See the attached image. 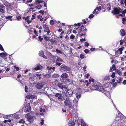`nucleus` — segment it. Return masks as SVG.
Listing matches in <instances>:
<instances>
[{
    "instance_id": "nucleus-1",
    "label": "nucleus",
    "mask_w": 126,
    "mask_h": 126,
    "mask_svg": "<svg viewBox=\"0 0 126 126\" xmlns=\"http://www.w3.org/2000/svg\"><path fill=\"white\" fill-rule=\"evenodd\" d=\"M90 88L94 90H97L103 93L107 97H110V95L109 92L106 90L103 86L98 85H94L91 86Z\"/></svg>"
},
{
    "instance_id": "nucleus-2",
    "label": "nucleus",
    "mask_w": 126,
    "mask_h": 126,
    "mask_svg": "<svg viewBox=\"0 0 126 126\" xmlns=\"http://www.w3.org/2000/svg\"><path fill=\"white\" fill-rule=\"evenodd\" d=\"M63 99L64 100V103L66 106L67 107L69 110L72 109L73 106L72 104V102L70 99L69 97H63Z\"/></svg>"
},
{
    "instance_id": "nucleus-3",
    "label": "nucleus",
    "mask_w": 126,
    "mask_h": 126,
    "mask_svg": "<svg viewBox=\"0 0 126 126\" xmlns=\"http://www.w3.org/2000/svg\"><path fill=\"white\" fill-rule=\"evenodd\" d=\"M122 10L121 9L119 8H115L114 9L112 12V13L113 15H115L119 14L120 13H122V14L125 16V14L126 13V10L125 9L124 11H122Z\"/></svg>"
},
{
    "instance_id": "nucleus-4",
    "label": "nucleus",
    "mask_w": 126,
    "mask_h": 126,
    "mask_svg": "<svg viewBox=\"0 0 126 126\" xmlns=\"http://www.w3.org/2000/svg\"><path fill=\"white\" fill-rule=\"evenodd\" d=\"M66 91V94L65 93L64 94V96L65 97H69L72 96L73 94V92L71 90L69 89H67Z\"/></svg>"
},
{
    "instance_id": "nucleus-5",
    "label": "nucleus",
    "mask_w": 126,
    "mask_h": 126,
    "mask_svg": "<svg viewBox=\"0 0 126 126\" xmlns=\"http://www.w3.org/2000/svg\"><path fill=\"white\" fill-rule=\"evenodd\" d=\"M55 96L57 100H59L60 101H63V97H65L64 95L63 96L61 94L58 93L55 94Z\"/></svg>"
},
{
    "instance_id": "nucleus-6",
    "label": "nucleus",
    "mask_w": 126,
    "mask_h": 126,
    "mask_svg": "<svg viewBox=\"0 0 126 126\" xmlns=\"http://www.w3.org/2000/svg\"><path fill=\"white\" fill-rule=\"evenodd\" d=\"M61 70L66 72L69 71L71 70V68L63 64L60 67Z\"/></svg>"
},
{
    "instance_id": "nucleus-7",
    "label": "nucleus",
    "mask_w": 126,
    "mask_h": 126,
    "mask_svg": "<svg viewBox=\"0 0 126 126\" xmlns=\"http://www.w3.org/2000/svg\"><path fill=\"white\" fill-rule=\"evenodd\" d=\"M35 118V117L32 116L31 115L29 116H28L27 118L28 121L30 123L32 122Z\"/></svg>"
},
{
    "instance_id": "nucleus-8",
    "label": "nucleus",
    "mask_w": 126,
    "mask_h": 126,
    "mask_svg": "<svg viewBox=\"0 0 126 126\" xmlns=\"http://www.w3.org/2000/svg\"><path fill=\"white\" fill-rule=\"evenodd\" d=\"M68 75L66 73H64L61 76V77L63 80L65 79L68 78Z\"/></svg>"
},
{
    "instance_id": "nucleus-9",
    "label": "nucleus",
    "mask_w": 126,
    "mask_h": 126,
    "mask_svg": "<svg viewBox=\"0 0 126 126\" xmlns=\"http://www.w3.org/2000/svg\"><path fill=\"white\" fill-rule=\"evenodd\" d=\"M25 108V111L27 112H29L31 110V108L30 105V103L28 104L26 106Z\"/></svg>"
},
{
    "instance_id": "nucleus-10",
    "label": "nucleus",
    "mask_w": 126,
    "mask_h": 126,
    "mask_svg": "<svg viewBox=\"0 0 126 126\" xmlns=\"http://www.w3.org/2000/svg\"><path fill=\"white\" fill-rule=\"evenodd\" d=\"M42 66L39 64H38L36 65V67L34 68L35 71L38 70H39L42 69Z\"/></svg>"
},
{
    "instance_id": "nucleus-11",
    "label": "nucleus",
    "mask_w": 126,
    "mask_h": 126,
    "mask_svg": "<svg viewBox=\"0 0 126 126\" xmlns=\"http://www.w3.org/2000/svg\"><path fill=\"white\" fill-rule=\"evenodd\" d=\"M7 54L6 53H0V56L2 58H4L5 57Z\"/></svg>"
},
{
    "instance_id": "nucleus-12",
    "label": "nucleus",
    "mask_w": 126,
    "mask_h": 126,
    "mask_svg": "<svg viewBox=\"0 0 126 126\" xmlns=\"http://www.w3.org/2000/svg\"><path fill=\"white\" fill-rule=\"evenodd\" d=\"M125 32L124 30L122 29L120 30V34L122 36H124L125 35Z\"/></svg>"
},
{
    "instance_id": "nucleus-13",
    "label": "nucleus",
    "mask_w": 126,
    "mask_h": 126,
    "mask_svg": "<svg viewBox=\"0 0 126 126\" xmlns=\"http://www.w3.org/2000/svg\"><path fill=\"white\" fill-rule=\"evenodd\" d=\"M68 125L69 126H74L75 123L72 121H70L68 122Z\"/></svg>"
},
{
    "instance_id": "nucleus-14",
    "label": "nucleus",
    "mask_w": 126,
    "mask_h": 126,
    "mask_svg": "<svg viewBox=\"0 0 126 126\" xmlns=\"http://www.w3.org/2000/svg\"><path fill=\"white\" fill-rule=\"evenodd\" d=\"M43 86V85L41 83H38L37 85V88L39 89L42 88Z\"/></svg>"
},
{
    "instance_id": "nucleus-15",
    "label": "nucleus",
    "mask_w": 126,
    "mask_h": 126,
    "mask_svg": "<svg viewBox=\"0 0 126 126\" xmlns=\"http://www.w3.org/2000/svg\"><path fill=\"white\" fill-rule=\"evenodd\" d=\"M81 126H86L87 125L86 123L84 122V120L82 119H81Z\"/></svg>"
},
{
    "instance_id": "nucleus-16",
    "label": "nucleus",
    "mask_w": 126,
    "mask_h": 126,
    "mask_svg": "<svg viewBox=\"0 0 126 126\" xmlns=\"http://www.w3.org/2000/svg\"><path fill=\"white\" fill-rule=\"evenodd\" d=\"M115 72L117 73L120 76H121L122 74L121 71L118 69H116L115 71Z\"/></svg>"
},
{
    "instance_id": "nucleus-17",
    "label": "nucleus",
    "mask_w": 126,
    "mask_h": 126,
    "mask_svg": "<svg viewBox=\"0 0 126 126\" xmlns=\"http://www.w3.org/2000/svg\"><path fill=\"white\" fill-rule=\"evenodd\" d=\"M50 75L49 74H46L45 75L43 76V77L44 78H48L50 77Z\"/></svg>"
},
{
    "instance_id": "nucleus-18",
    "label": "nucleus",
    "mask_w": 126,
    "mask_h": 126,
    "mask_svg": "<svg viewBox=\"0 0 126 126\" xmlns=\"http://www.w3.org/2000/svg\"><path fill=\"white\" fill-rule=\"evenodd\" d=\"M58 86L61 89H63V86L62 83H58Z\"/></svg>"
},
{
    "instance_id": "nucleus-19",
    "label": "nucleus",
    "mask_w": 126,
    "mask_h": 126,
    "mask_svg": "<svg viewBox=\"0 0 126 126\" xmlns=\"http://www.w3.org/2000/svg\"><path fill=\"white\" fill-rule=\"evenodd\" d=\"M24 2L26 3H28L31 2L32 0H23Z\"/></svg>"
},
{
    "instance_id": "nucleus-20",
    "label": "nucleus",
    "mask_w": 126,
    "mask_h": 126,
    "mask_svg": "<svg viewBox=\"0 0 126 126\" xmlns=\"http://www.w3.org/2000/svg\"><path fill=\"white\" fill-rule=\"evenodd\" d=\"M39 54L40 56L42 57L44 54V51L42 50L40 51L39 53Z\"/></svg>"
},
{
    "instance_id": "nucleus-21",
    "label": "nucleus",
    "mask_w": 126,
    "mask_h": 126,
    "mask_svg": "<svg viewBox=\"0 0 126 126\" xmlns=\"http://www.w3.org/2000/svg\"><path fill=\"white\" fill-rule=\"evenodd\" d=\"M81 96V94L79 93H77L76 94V97L78 99Z\"/></svg>"
},
{
    "instance_id": "nucleus-22",
    "label": "nucleus",
    "mask_w": 126,
    "mask_h": 126,
    "mask_svg": "<svg viewBox=\"0 0 126 126\" xmlns=\"http://www.w3.org/2000/svg\"><path fill=\"white\" fill-rule=\"evenodd\" d=\"M47 68L48 70H54L55 69V67H51L47 66Z\"/></svg>"
},
{
    "instance_id": "nucleus-23",
    "label": "nucleus",
    "mask_w": 126,
    "mask_h": 126,
    "mask_svg": "<svg viewBox=\"0 0 126 126\" xmlns=\"http://www.w3.org/2000/svg\"><path fill=\"white\" fill-rule=\"evenodd\" d=\"M66 80H67V81H68V82H69V83L70 84H72L73 83V81L72 80H71L70 79H66Z\"/></svg>"
},
{
    "instance_id": "nucleus-24",
    "label": "nucleus",
    "mask_w": 126,
    "mask_h": 126,
    "mask_svg": "<svg viewBox=\"0 0 126 126\" xmlns=\"http://www.w3.org/2000/svg\"><path fill=\"white\" fill-rule=\"evenodd\" d=\"M43 37L45 41H47L48 40L49 38L47 36L45 35H44Z\"/></svg>"
},
{
    "instance_id": "nucleus-25",
    "label": "nucleus",
    "mask_w": 126,
    "mask_h": 126,
    "mask_svg": "<svg viewBox=\"0 0 126 126\" xmlns=\"http://www.w3.org/2000/svg\"><path fill=\"white\" fill-rule=\"evenodd\" d=\"M56 61L57 62L59 61V62H63V60L60 57H57L56 59Z\"/></svg>"
},
{
    "instance_id": "nucleus-26",
    "label": "nucleus",
    "mask_w": 126,
    "mask_h": 126,
    "mask_svg": "<svg viewBox=\"0 0 126 126\" xmlns=\"http://www.w3.org/2000/svg\"><path fill=\"white\" fill-rule=\"evenodd\" d=\"M38 18L40 19V21H42L43 19V18H42V16L39 15L37 17Z\"/></svg>"
},
{
    "instance_id": "nucleus-27",
    "label": "nucleus",
    "mask_w": 126,
    "mask_h": 126,
    "mask_svg": "<svg viewBox=\"0 0 126 126\" xmlns=\"http://www.w3.org/2000/svg\"><path fill=\"white\" fill-rule=\"evenodd\" d=\"M43 27L45 29H47V30H49V27L46 24L44 25H43Z\"/></svg>"
},
{
    "instance_id": "nucleus-28",
    "label": "nucleus",
    "mask_w": 126,
    "mask_h": 126,
    "mask_svg": "<svg viewBox=\"0 0 126 126\" xmlns=\"http://www.w3.org/2000/svg\"><path fill=\"white\" fill-rule=\"evenodd\" d=\"M36 15V14L35 13H34L33 15L32 16V17L31 18V19L32 20L34 19L35 18V16Z\"/></svg>"
},
{
    "instance_id": "nucleus-29",
    "label": "nucleus",
    "mask_w": 126,
    "mask_h": 126,
    "mask_svg": "<svg viewBox=\"0 0 126 126\" xmlns=\"http://www.w3.org/2000/svg\"><path fill=\"white\" fill-rule=\"evenodd\" d=\"M118 79L117 80V83H121L122 81V79L120 78H119L118 79Z\"/></svg>"
},
{
    "instance_id": "nucleus-30",
    "label": "nucleus",
    "mask_w": 126,
    "mask_h": 126,
    "mask_svg": "<svg viewBox=\"0 0 126 126\" xmlns=\"http://www.w3.org/2000/svg\"><path fill=\"white\" fill-rule=\"evenodd\" d=\"M25 123V121L23 119H21L18 121V123L20 124L22 123L23 124H24Z\"/></svg>"
},
{
    "instance_id": "nucleus-31",
    "label": "nucleus",
    "mask_w": 126,
    "mask_h": 126,
    "mask_svg": "<svg viewBox=\"0 0 126 126\" xmlns=\"http://www.w3.org/2000/svg\"><path fill=\"white\" fill-rule=\"evenodd\" d=\"M5 8H0V11L1 13H4L5 12Z\"/></svg>"
},
{
    "instance_id": "nucleus-32",
    "label": "nucleus",
    "mask_w": 126,
    "mask_h": 126,
    "mask_svg": "<svg viewBox=\"0 0 126 126\" xmlns=\"http://www.w3.org/2000/svg\"><path fill=\"white\" fill-rule=\"evenodd\" d=\"M71 111H70V113L72 114H75V112H76V110H75L74 109L73 110H71Z\"/></svg>"
},
{
    "instance_id": "nucleus-33",
    "label": "nucleus",
    "mask_w": 126,
    "mask_h": 126,
    "mask_svg": "<svg viewBox=\"0 0 126 126\" xmlns=\"http://www.w3.org/2000/svg\"><path fill=\"white\" fill-rule=\"evenodd\" d=\"M42 5L40 4H39L36 7V8L37 9H40L41 8Z\"/></svg>"
},
{
    "instance_id": "nucleus-34",
    "label": "nucleus",
    "mask_w": 126,
    "mask_h": 126,
    "mask_svg": "<svg viewBox=\"0 0 126 126\" xmlns=\"http://www.w3.org/2000/svg\"><path fill=\"white\" fill-rule=\"evenodd\" d=\"M123 50V49L121 48H120L118 49V51L119 52H120V54H121L122 53V51Z\"/></svg>"
},
{
    "instance_id": "nucleus-35",
    "label": "nucleus",
    "mask_w": 126,
    "mask_h": 126,
    "mask_svg": "<svg viewBox=\"0 0 126 126\" xmlns=\"http://www.w3.org/2000/svg\"><path fill=\"white\" fill-rule=\"evenodd\" d=\"M112 68V69H113V70H116V67L115 66V65L114 64H112V67H111Z\"/></svg>"
},
{
    "instance_id": "nucleus-36",
    "label": "nucleus",
    "mask_w": 126,
    "mask_h": 126,
    "mask_svg": "<svg viewBox=\"0 0 126 126\" xmlns=\"http://www.w3.org/2000/svg\"><path fill=\"white\" fill-rule=\"evenodd\" d=\"M56 51L57 52L61 54L62 53V52L61 50H59L58 49H56Z\"/></svg>"
},
{
    "instance_id": "nucleus-37",
    "label": "nucleus",
    "mask_w": 126,
    "mask_h": 126,
    "mask_svg": "<svg viewBox=\"0 0 126 126\" xmlns=\"http://www.w3.org/2000/svg\"><path fill=\"white\" fill-rule=\"evenodd\" d=\"M79 33L81 32H84V30H82V28L80 27H79Z\"/></svg>"
},
{
    "instance_id": "nucleus-38",
    "label": "nucleus",
    "mask_w": 126,
    "mask_h": 126,
    "mask_svg": "<svg viewBox=\"0 0 126 126\" xmlns=\"http://www.w3.org/2000/svg\"><path fill=\"white\" fill-rule=\"evenodd\" d=\"M84 51L86 54H87L89 52V50L88 49H86L84 50Z\"/></svg>"
},
{
    "instance_id": "nucleus-39",
    "label": "nucleus",
    "mask_w": 126,
    "mask_h": 126,
    "mask_svg": "<svg viewBox=\"0 0 126 126\" xmlns=\"http://www.w3.org/2000/svg\"><path fill=\"white\" fill-rule=\"evenodd\" d=\"M101 7L100 6H99L98 7H96L95 9L96 10L99 11L101 10Z\"/></svg>"
},
{
    "instance_id": "nucleus-40",
    "label": "nucleus",
    "mask_w": 126,
    "mask_h": 126,
    "mask_svg": "<svg viewBox=\"0 0 126 126\" xmlns=\"http://www.w3.org/2000/svg\"><path fill=\"white\" fill-rule=\"evenodd\" d=\"M96 10L95 9L94 11L92 13L93 14H98V11H96Z\"/></svg>"
},
{
    "instance_id": "nucleus-41",
    "label": "nucleus",
    "mask_w": 126,
    "mask_h": 126,
    "mask_svg": "<svg viewBox=\"0 0 126 126\" xmlns=\"http://www.w3.org/2000/svg\"><path fill=\"white\" fill-rule=\"evenodd\" d=\"M62 63L61 62H57L56 64V65H58L59 66H60L61 64Z\"/></svg>"
},
{
    "instance_id": "nucleus-42",
    "label": "nucleus",
    "mask_w": 126,
    "mask_h": 126,
    "mask_svg": "<svg viewBox=\"0 0 126 126\" xmlns=\"http://www.w3.org/2000/svg\"><path fill=\"white\" fill-rule=\"evenodd\" d=\"M12 17V16H7L5 17V18L6 19H11Z\"/></svg>"
},
{
    "instance_id": "nucleus-43",
    "label": "nucleus",
    "mask_w": 126,
    "mask_h": 126,
    "mask_svg": "<svg viewBox=\"0 0 126 126\" xmlns=\"http://www.w3.org/2000/svg\"><path fill=\"white\" fill-rule=\"evenodd\" d=\"M89 44L87 42H86L85 43V46L87 47L89 46Z\"/></svg>"
},
{
    "instance_id": "nucleus-44",
    "label": "nucleus",
    "mask_w": 126,
    "mask_h": 126,
    "mask_svg": "<svg viewBox=\"0 0 126 126\" xmlns=\"http://www.w3.org/2000/svg\"><path fill=\"white\" fill-rule=\"evenodd\" d=\"M0 50L4 52L3 48L2 46L0 44Z\"/></svg>"
},
{
    "instance_id": "nucleus-45",
    "label": "nucleus",
    "mask_w": 126,
    "mask_h": 126,
    "mask_svg": "<svg viewBox=\"0 0 126 126\" xmlns=\"http://www.w3.org/2000/svg\"><path fill=\"white\" fill-rule=\"evenodd\" d=\"M87 83L86 84V85L87 86L89 85L90 84L89 83H88V81L87 80H85V81L84 80L83 83Z\"/></svg>"
},
{
    "instance_id": "nucleus-46",
    "label": "nucleus",
    "mask_w": 126,
    "mask_h": 126,
    "mask_svg": "<svg viewBox=\"0 0 126 126\" xmlns=\"http://www.w3.org/2000/svg\"><path fill=\"white\" fill-rule=\"evenodd\" d=\"M89 82L91 83V82H93L94 81V79H93L92 78H90L89 80Z\"/></svg>"
},
{
    "instance_id": "nucleus-47",
    "label": "nucleus",
    "mask_w": 126,
    "mask_h": 126,
    "mask_svg": "<svg viewBox=\"0 0 126 126\" xmlns=\"http://www.w3.org/2000/svg\"><path fill=\"white\" fill-rule=\"evenodd\" d=\"M84 56L83 54H81L80 56V58L81 59H83L84 58Z\"/></svg>"
},
{
    "instance_id": "nucleus-48",
    "label": "nucleus",
    "mask_w": 126,
    "mask_h": 126,
    "mask_svg": "<svg viewBox=\"0 0 126 126\" xmlns=\"http://www.w3.org/2000/svg\"><path fill=\"white\" fill-rule=\"evenodd\" d=\"M39 12L43 15L44 13V10H40L39 11Z\"/></svg>"
},
{
    "instance_id": "nucleus-49",
    "label": "nucleus",
    "mask_w": 126,
    "mask_h": 126,
    "mask_svg": "<svg viewBox=\"0 0 126 126\" xmlns=\"http://www.w3.org/2000/svg\"><path fill=\"white\" fill-rule=\"evenodd\" d=\"M94 17V15L93 14H91L89 16V18H92Z\"/></svg>"
},
{
    "instance_id": "nucleus-50",
    "label": "nucleus",
    "mask_w": 126,
    "mask_h": 126,
    "mask_svg": "<svg viewBox=\"0 0 126 126\" xmlns=\"http://www.w3.org/2000/svg\"><path fill=\"white\" fill-rule=\"evenodd\" d=\"M16 17L18 20H19L21 18V17L20 16H18L17 15H16Z\"/></svg>"
},
{
    "instance_id": "nucleus-51",
    "label": "nucleus",
    "mask_w": 126,
    "mask_h": 126,
    "mask_svg": "<svg viewBox=\"0 0 126 126\" xmlns=\"http://www.w3.org/2000/svg\"><path fill=\"white\" fill-rule=\"evenodd\" d=\"M115 73L114 72H113L111 75L112 78H114L115 77Z\"/></svg>"
},
{
    "instance_id": "nucleus-52",
    "label": "nucleus",
    "mask_w": 126,
    "mask_h": 126,
    "mask_svg": "<svg viewBox=\"0 0 126 126\" xmlns=\"http://www.w3.org/2000/svg\"><path fill=\"white\" fill-rule=\"evenodd\" d=\"M79 100H77L76 99H75L73 100V103H77L78 102Z\"/></svg>"
},
{
    "instance_id": "nucleus-53",
    "label": "nucleus",
    "mask_w": 126,
    "mask_h": 126,
    "mask_svg": "<svg viewBox=\"0 0 126 126\" xmlns=\"http://www.w3.org/2000/svg\"><path fill=\"white\" fill-rule=\"evenodd\" d=\"M50 24L53 25L54 24V22L53 20H51L50 22Z\"/></svg>"
},
{
    "instance_id": "nucleus-54",
    "label": "nucleus",
    "mask_w": 126,
    "mask_h": 126,
    "mask_svg": "<svg viewBox=\"0 0 126 126\" xmlns=\"http://www.w3.org/2000/svg\"><path fill=\"white\" fill-rule=\"evenodd\" d=\"M75 37V36L73 34H71L70 37V38L71 39H73Z\"/></svg>"
},
{
    "instance_id": "nucleus-55",
    "label": "nucleus",
    "mask_w": 126,
    "mask_h": 126,
    "mask_svg": "<svg viewBox=\"0 0 126 126\" xmlns=\"http://www.w3.org/2000/svg\"><path fill=\"white\" fill-rule=\"evenodd\" d=\"M14 68L15 69L16 71H18L19 70V68L18 67H17L16 66H15L14 67Z\"/></svg>"
},
{
    "instance_id": "nucleus-56",
    "label": "nucleus",
    "mask_w": 126,
    "mask_h": 126,
    "mask_svg": "<svg viewBox=\"0 0 126 126\" xmlns=\"http://www.w3.org/2000/svg\"><path fill=\"white\" fill-rule=\"evenodd\" d=\"M53 76L55 77H59V75L57 74H54Z\"/></svg>"
},
{
    "instance_id": "nucleus-57",
    "label": "nucleus",
    "mask_w": 126,
    "mask_h": 126,
    "mask_svg": "<svg viewBox=\"0 0 126 126\" xmlns=\"http://www.w3.org/2000/svg\"><path fill=\"white\" fill-rule=\"evenodd\" d=\"M25 91L27 92L28 91L27 89H28V87L26 86H25Z\"/></svg>"
},
{
    "instance_id": "nucleus-58",
    "label": "nucleus",
    "mask_w": 126,
    "mask_h": 126,
    "mask_svg": "<svg viewBox=\"0 0 126 126\" xmlns=\"http://www.w3.org/2000/svg\"><path fill=\"white\" fill-rule=\"evenodd\" d=\"M86 41V39L85 38H82L80 39V41L81 42L83 41Z\"/></svg>"
},
{
    "instance_id": "nucleus-59",
    "label": "nucleus",
    "mask_w": 126,
    "mask_h": 126,
    "mask_svg": "<svg viewBox=\"0 0 126 126\" xmlns=\"http://www.w3.org/2000/svg\"><path fill=\"white\" fill-rule=\"evenodd\" d=\"M38 39L40 41H41L43 40V38H41L40 36H39L38 37Z\"/></svg>"
},
{
    "instance_id": "nucleus-60",
    "label": "nucleus",
    "mask_w": 126,
    "mask_h": 126,
    "mask_svg": "<svg viewBox=\"0 0 126 126\" xmlns=\"http://www.w3.org/2000/svg\"><path fill=\"white\" fill-rule=\"evenodd\" d=\"M117 82H116L114 83L113 84V85H112L114 87H115V86H116L117 85Z\"/></svg>"
},
{
    "instance_id": "nucleus-61",
    "label": "nucleus",
    "mask_w": 126,
    "mask_h": 126,
    "mask_svg": "<svg viewBox=\"0 0 126 126\" xmlns=\"http://www.w3.org/2000/svg\"><path fill=\"white\" fill-rule=\"evenodd\" d=\"M34 33H35L36 35V36H38V34H37V32L36 30H34Z\"/></svg>"
},
{
    "instance_id": "nucleus-62",
    "label": "nucleus",
    "mask_w": 126,
    "mask_h": 126,
    "mask_svg": "<svg viewBox=\"0 0 126 126\" xmlns=\"http://www.w3.org/2000/svg\"><path fill=\"white\" fill-rule=\"evenodd\" d=\"M30 16H27L25 18V20L27 21L29 19Z\"/></svg>"
},
{
    "instance_id": "nucleus-63",
    "label": "nucleus",
    "mask_w": 126,
    "mask_h": 126,
    "mask_svg": "<svg viewBox=\"0 0 126 126\" xmlns=\"http://www.w3.org/2000/svg\"><path fill=\"white\" fill-rule=\"evenodd\" d=\"M126 20V19L125 18H122V23L123 24H124V22Z\"/></svg>"
},
{
    "instance_id": "nucleus-64",
    "label": "nucleus",
    "mask_w": 126,
    "mask_h": 126,
    "mask_svg": "<svg viewBox=\"0 0 126 126\" xmlns=\"http://www.w3.org/2000/svg\"><path fill=\"white\" fill-rule=\"evenodd\" d=\"M32 95H29L27 96V98H28L29 99L31 98H32Z\"/></svg>"
}]
</instances>
